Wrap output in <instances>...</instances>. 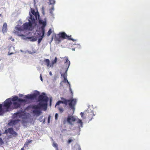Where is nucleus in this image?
<instances>
[{"label":"nucleus","mask_w":150,"mask_h":150,"mask_svg":"<svg viewBox=\"0 0 150 150\" xmlns=\"http://www.w3.org/2000/svg\"><path fill=\"white\" fill-rule=\"evenodd\" d=\"M3 143V142L2 141V139L1 138H0V143Z\"/></svg>","instance_id":"nucleus-37"},{"label":"nucleus","mask_w":150,"mask_h":150,"mask_svg":"<svg viewBox=\"0 0 150 150\" xmlns=\"http://www.w3.org/2000/svg\"><path fill=\"white\" fill-rule=\"evenodd\" d=\"M53 146L56 148L57 150H58V145L57 144L54 143L53 144Z\"/></svg>","instance_id":"nucleus-28"},{"label":"nucleus","mask_w":150,"mask_h":150,"mask_svg":"<svg viewBox=\"0 0 150 150\" xmlns=\"http://www.w3.org/2000/svg\"><path fill=\"white\" fill-rule=\"evenodd\" d=\"M66 61L65 62L64 64L65 66V72L64 74L62 73L61 72V76H63L64 78V82L65 83L67 82L69 84H70L69 82L68 81V80L67 79V70L69 66L70 65V61L68 59V58L66 57Z\"/></svg>","instance_id":"nucleus-4"},{"label":"nucleus","mask_w":150,"mask_h":150,"mask_svg":"<svg viewBox=\"0 0 150 150\" xmlns=\"http://www.w3.org/2000/svg\"><path fill=\"white\" fill-rule=\"evenodd\" d=\"M76 120V118L74 116L69 115L68 116L67 121L68 123L71 125H74V122Z\"/></svg>","instance_id":"nucleus-8"},{"label":"nucleus","mask_w":150,"mask_h":150,"mask_svg":"<svg viewBox=\"0 0 150 150\" xmlns=\"http://www.w3.org/2000/svg\"><path fill=\"white\" fill-rule=\"evenodd\" d=\"M50 4H54L55 3V0H49Z\"/></svg>","instance_id":"nucleus-25"},{"label":"nucleus","mask_w":150,"mask_h":150,"mask_svg":"<svg viewBox=\"0 0 150 150\" xmlns=\"http://www.w3.org/2000/svg\"><path fill=\"white\" fill-rule=\"evenodd\" d=\"M74 140H75V139L72 137H70L69 139L68 140L67 142V144H69Z\"/></svg>","instance_id":"nucleus-18"},{"label":"nucleus","mask_w":150,"mask_h":150,"mask_svg":"<svg viewBox=\"0 0 150 150\" xmlns=\"http://www.w3.org/2000/svg\"><path fill=\"white\" fill-rule=\"evenodd\" d=\"M77 123L79 124V127H83V122L81 120L78 119L77 121Z\"/></svg>","instance_id":"nucleus-22"},{"label":"nucleus","mask_w":150,"mask_h":150,"mask_svg":"<svg viewBox=\"0 0 150 150\" xmlns=\"http://www.w3.org/2000/svg\"><path fill=\"white\" fill-rule=\"evenodd\" d=\"M49 74H50V76H52V72H51V71H50V72H49Z\"/></svg>","instance_id":"nucleus-40"},{"label":"nucleus","mask_w":150,"mask_h":150,"mask_svg":"<svg viewBox=\"0 0 150 150\" xmlns=\"http://www.w3.org/2000/svg\"><path fill=\"white\" fill-rule=\"evenodd\" d=\"M2 105L0 104V115L2 114L3 113V110L2 109Z\"/></svg>","instance_id":"nucleus-24"},{"label":"nucleus","mask_w":150,"mask_h":150,"mask_svg":"<svg viewBox=\"0 0 150 150\" xmlns=\"http://www.w3.org/2000/svg\"><path fill=\"white\" fill-rule=\"evenodd\" d=\"M29 144H28V142H26L24 144L23 147H24V148H25L26 147H28V145Z\"/></svg>","instance_id":"nucleus-29"},{"label":"nucleus","mask_w":150,"mask_h":150,"mask_svg":"<svg viewBox=\"0 0 150 150\" xmlns=\"http://www.w3.org/2000/svg\"><path fill=\"white\" fill-rule=\"evenodd\" d=\"M1 14H0V16H1Z\"/></svg>","instance_id":"nucleus-43"},{"label":"nucleus","mask_w":150,"mask_h":150,"mask_svg":"<svg viewBox=\"0 0 150 150\" xmlns=\"http://www.w3.org/2000/svg\"><path fill=\"white\" fill-rule=\"evenodd\" d=\"M12 41H14V39H12Z\"/></svg>","instance_id":"nucleus-42"},{"label":"nucleus","mask_w":150,"mask_h":150,"mask_svg":"<svg viewBox=\"0 0 150 150\" xmlns=\"http://www.w3.org/2000/svg\"><path fill=\"white\" fill-rule=\"evenodd\" d=\"M11 99L10 98L7 99L4 102V106L7 109L10 108L11 105L12 104Z\"/></svg>","instance_id":"nucleus-10"},{"label":"nucleus","mask_w":150,"mask_h":150,"mask_svg":"<svg viewBox=\"0 0 150 150\" xmlns=\"http://www.w3.org/2000/svg\"><path fill=\"white\" fill-rule=\"evenodd\" d=\"M39 94V92L37 91V93H34L33 94L26 95L25 98H26L33 99L36 98L37 96Z\"/></svg>","instance_id":"nucleus-12"},{"label":"nucleus","mask_w":150,"mask_h":150,"mask_svg":"<svg viewBox=\"0 0 150 150\" xmlns=\"http://www.w3.org/2000/svg\"><path fill=\"white\" fill-rule=\"evenodd\" d=\"M26 113H23L21 112H18L14 114L13 116L15 118H20L22 117L23 119L27 118Z\"/></svg>","instance_id":"nucleus-9"},{"label":"nucleus","mask_w":150,"mask_h":150,"mask_svg":"<svg viewBox=\"0 0 150 150\" xmlns=\"http://www.w3.org/2000/svg\"><path fill=\"white\" fill-rule=\"evenodd\" d=\"M39 23L40 24H42V26L41 27V29L42 30L41 33H42L43 35H44L45 33V28L46 25V22L45 21H42L40 20L39 21Z\"/></svg>","instance_id":"nucleus-13"},{"label":"nucleus","mask_w":150,"mask_h":150,"mask_svg":"<svg viewBox=\"0 0 150 150\" xmlns=\"http://www.w3.org/2000/svg\"><path fill=\"white\" fill-rule=\"evenodd\" d=\"M30 18L31 20V22H32L33 24L35 23V19L34 18L31 14L30 15Z\"/></svg>","instance_id":"nucleus-21"},{"label":"nucleus","mask_w":150,"mask_h":150,"mask_svg":"<svg viewBox=\"0 0 150 150\" xmlns=\"http://www.w3.org/2000/svg\"><path fill=\"white\" fill-rule=\"evenodd\" d=\"M42 33V35L41 36V38L38 39V43H40V42L42 40V38H43L44 36V35H43V33Z\"/></svg>","instance_id":"nucleus-23"},{"label":"nucleus","mask_w":150,"mask_h":150,"mask_svg":"<svg viewBox=\"0 0 150 150\" xmlns=\"http://www.w3.org/2000/svg\"><path fill=\"white\" fill-rule=\"evenodd\" d=\"M7 24L6 23H4L2 29V32L3 33H4L7 32Z\"/></svg>","instance_id":"nucleus-15"},{"label":"nucleus","mask_w":150,"mask_h":150,"mask_svg":"<svg viewBox=\"0 0 150 150\" xmlns=\"http://www.w3.org/2000/svg\"><path fill=\"white\" fill-rule=\"evenodd\" d=\"M48 98L46 96L45 93H43L41 95H40L38 98V100L40 103L43 102L47 104L48 101Z\"/></svg>","instance_id":"nucleus-5"},{"label":"nucleus","mask_w":150,"mask_h":150,"mask_svg":"<svg viewBox=\"0 0 150 150\" xmlns=\"http://www.w3.org/2000/svg\"><path fill=\"white\" fill-rule=\"evenodd\" d=\"M40 80L42 81L43 79L42 78V75L41 74L40 75Z\"/></svg>","instance_id":"nucleus-38"},{"label":"nucleus","mask_w":150,"mask_h":150,"mask_svg":"<svg viewBox=\"0 0 150 150\" xmlns=\"http://www.w3.org/2000/svg\"><path fill=\"white\" fill-rule=\"evenodd\" d=\"M42 13L43 14V15L45 14V8L44 7H42Z\"/></svg>","instance_id":"nucleus-30"},{"label":"nucleus","mask_w":150,"mask_h":150,"mask_svg":"<svg viewBox=\"0 0 150 150\" xmlns=\"http://www.w3.org/2000/svg\"><path fill=\"white\" fill-rule=\"evenodd\" d=\"M11 100L13 102L12 105L14 109H17L20 108L21 103H25L27 101L25 99H22L19 98L18 96L13 97Z\"/></svg>","instance_id":"nucleus-3"},{"label":"nucleus","mask_w":150,"mask_h":150,"mask_svg":"<svg viewBox=\"0 0 150 150\" xmlns=\"http://www.w3.org/2000/svg\"><path fill=\"white\" fill-rule=\"evenodd\" d=\"M33 24L30 20H29L28 22L25 23L23 25H22L23 28H21V27H16L13 31V33L15 34H17L19 36H23L24 35L23 34H20L19 32L23 31L24 30H30L32 27V25Z\"/></svg>","instance_id":"nucleus-2"},{"label":"nucleus","mask_w":150,"mask_h":150,"mask_svg":"<svg viewBox=\"0 0 150 150\" xmlns=\"http://www.w3.org/2000/svg\"><path fill=\"white\" fill-rule=\"evenodd\" d=\"M51 9V10L52 9V10H53L54 9L53 8V7Z\"/></svg>","instance_id":"nucleus-41"},{"label":"nucleus","mask_w":150,"mask_h":150,"mask_svg":"<svg viewBox=\"0 0 150 150\" xmlns=\"http://www.w3.org/2000/svg\"><path fill=\"white\" fill-rule=\"evenodd\" d=\"M14 53H13V52H12V53H10L9 52H8V55H11L13 54Z\"/></svg>","instance_id":"nucleus-36"},{"label":"nucleus","mask_w":150,"mask_h":150,"mask_svg":"<svg viewBox=\"0 0 150 150\" xmlns=\"http://www.w3.org/2000/svg\"><path fill=\"white\" fill-rule=\"evenodd\" d=\"M7 131L9 134L13 135L14 136L16 137L17 135V133L14 131L12 128H8Z\"/></svg>","instance_id":"nucleus-14"},{"label":"nucleus","mask_w":150,"mask_h":150,"mask_svg":"<svg viewBox=\"0 0 150 150\" xmlns=\"http://www.w3.org/2000/svg\"><path fill=\"white\" fill-rule=\"evenodd\" d=\"M27 142H28V144H29L30 143L32 142V140H28Z\"/></svg>","instance_id":"nucleus-34"},{"label":"nucleus","mask_w":150,"mask_h":150,"mask_svg":"<svg viewBox=\"0 0 150 150\" xmlns=\"http://www.w3.org/2000/svg\"><path fill=\"white\" fill-rule=\"evenodd\" d=\"M62 101L59 100L56 103L55 107L58 106V109L60 113H62L64 111L62 107H60L59 106L61 103L65 104L67 105L68 104L69 107L73 110L75 109V106L76 104V100L75 99L72 98L69 100H67L63 98H61Z\"/></svg>","instance_id":"nucleus-1"},{"label":"nucleus","mask_w":150,"mask_h":150,"mask_svg":"<svg viewBox=\"0 0 150 150\" xmlns=\"http://www.w3.org/2000/svg\"><path fill=\"white\" fill-rule=\"evenodd\" d=\"M51 33H52L51 30V29H49V30H48V31L47 32V35L48 36H49L50 35V34H51Z\"/></svg>","instance_id":"nucleus-27"},{"label":"nucleus","mask_w":150,"mask_h":150,"mask_svg":"<svg viewBox=\"0 0 150 150\" xmlns=\"http://www.w3.org/2000/svg\"><path fill=\"white\" fill-rule=\"evenodd\" d=\"M20 121V120L19 119L12 120L11 121V123H12L13 125H15Z\"/></svg>","instance_id":"nucleus-19"},{"label":"nucleus","mask_w":150,"mask_h":150,"mask_svg":"<svg viewBox=\"0 0 150 150\" xmlns=\"http://www.w3.org/2000/svg\"><path fill=\"white\" fill-rule=\"evenodd\" d=\"M85 112H84L83 113V112H81L80 113V115H81V117H83V115H84V114H85V113H84Z\"/></svg>","instance_id":"nucleus-33"},{"label":"nucleus","mask_w":150,"mask_h":150,"mask_svg":"<svg viewBox=\"0 0 150 150\" xmlns=\"http://www.w3.org/2000/svg\"><path fill=\"white\" fill-rule=\"evenodd\" d=\"M41 108H43L44 110H46L47 108V104L40 103L38 105H34L33 106V108L35 110L40 109Z\"/></svg>","instance_id":"nucleus-7"},{"label":"nucleus","mask_w":150,"mask_h":150,"mask_svg":"<svg viewBox=\"0 0 150 150\" xmlns=\"http://www.w3.org/2000/svg\"><path fill=\"white\" fill-rule=\"evenodd\" d=\"M51 115H49V116L48 117V123H50V119L51 118Z\"/></svg>","instance_id":"nucleus-31"},{"label":"nucleus","mask_w":150,"mask_h":150,"mask_svg":"<svg viewBox=\"0 0 150 150\" xmlns=\"http://www.w3.org/2000/svg\"><path fill=\"white\" fill-rule=\"evenodd\" d=\"M32 13L33 15H34L36 18H37V16L38 15V14L37 13L35 12V11L33 9H31V10Z\"/></svg>","instance_id":"nucleus-20"},{"label":"nucleus","mask_w":150,"mask_h":150,"mask_svg":"<svg viewBox=\"0 0 150 150\" xmlns=\"http://www.w3.org/2000/svg\"><path fill=\"white\" fill-rule=\"evenodd\" d=\"M58 117V114L57 113H56L55 115V119L56 120H57V119Z\"/></svg>","instance_id":"nucleus-32"},{"label":"nucleus","mask_w":150,"mask_h":150,"mask_svg":"<svg viewBox=\"0 0 150 150\" xmlns=\"http://www.w3.org/2000/svg\"><path fill=\"white\" fill-rule=\"evenodd\" d=\"M33 112L34 113L39 115L41 113L40 110H39L36 109L35 110L33 111Z\"/></svg>","instance_id":"nucleus-16"},{"label":"nucleus","mask_w":150,"mask_h":150,"mask_svg":"<svg viewBox=\"0 0 150 150\" xmlns=\"http://www.w3.org/2000/svg\"><path fill=\"white\" fill-rule=\"evenodd\" d=\"M77 150H81V147L79 146Z\"/></svg>","instance_id":"nucleus-39"},{"label":"nucleus","mask_w":150,"mask_h":150,"mask_svg":"<svg viewBox=\"0 0 150 150\" xmlns=\"http://www.w3.org/2000/svg\"><path fill=\"white\" fill-rule=\"evenodd\" d=\"M69 90L71 92V93H72V91H71V87H70V84H69Z\"/></svg>","instance_id":"nucleus-35"},{"label":"nucleus","mask_w":150,"mask_h":150,"mask_svg":"<svg viewBox=\"0 0 150 150\" xmlns=\"http://www.w3.org/2000/svg\"><path fill=\"white\" fill-rule=\"evenodd\" d=\"M57 60V57H55L54 59L52 61V65L56 63Z\"/></svg>","instance_id":"nucleus-26"},{"label":"nucleus","mask_w":150,"mask_h":150,"mask_svg":"<svg viewBox=\"0 0 150 150\" xmlns=\"http://www.w3.org/2000/svg\"><path fill=\"white\" fill-rule=\"evenodd\" d=\"M44 62L45 63V64L48 67L50 66V61L48 59H46L44 60Z\"/></svg>","instance_id":"nucleus-17"},{"label":"nucleus","mask_w":150,"mask_h":150,"mask_svg":"<svg viewBox=\"0 0 150 150\" xmlns=\"http://www.w3.org/2000/svg\"><path fill=\"white\" fill-rule=\"evenodd\" d=\"M59 36L60 38H62L63 39H67L68 40H71L73 42L76 41V40L71 38V35H68L66 33L64 32L60 33L59 34Z\"/></svg>","instance_id":"nucleus-6"},{"label":"nucleus","mask_w":150,"mask_h":150,"mask_svg":"<svg viewBox=\"0 0 150 150\" xmlns=\"http://www.w3.org/2000/svg\"><path fill=\"white\" fill-rule=\"evenodd\" d=\"M84 113L86 115L88 116V118L89 121L93 119V117L95 115L93 111H91L90 112L86 111Z\"/></svg>","instance_id":"nucleus-11"}]
</instances>
